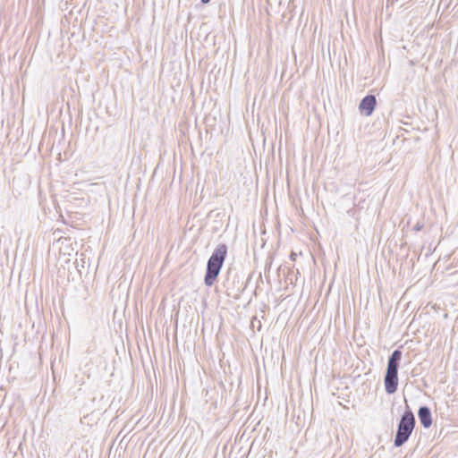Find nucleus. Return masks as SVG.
<instances>
[{
  "mask_svg": "<svg viewBox=\"0 0 458 458\" xmlns=\"http://www.w3.org/2000/svg\"><path fill=\"white\" fill-rule=\"evenodd\" d=\"M415 426V419L411 411H405L399 425L397 434L394 439V445L401 446L409 438Z\"/></svg>",
  "mask_w": 458,
  "mask_h": 458,
  "instance_id": "3",
  "label": "nucleus"
},
{
  "mask_svg": "<svg viewBox=\"0 0 458 458\" xmlns=\"http://www.w3.org/2000/svg\"><path fill=\"white\" fill-rule=\"evenodd\" d=\"M210 0H201L203 4H208Z\"/></svg>",
  "mask_w": 458,
  "mask_h": 458,
  "instance_id": "6",
  "label": "nucleus"
},
{
  "mask_svg": "<svg viewBox=\"0 0 458 458\" xmlns=\"http://www.w3.org/2000/svg\"><path fill=\"white\" fill-rule=\"evenodd\" d=\"M401 358V351L395 350L388 360L384 384L386 391L389 394H394L398 387V366Z\"/></svg>",
  "mask_w": 458,
  "mask_h": 458,
  "instance_id": "2",
  "label": "nucleus"
},
{
  "mask_svg": "<svg viewBox=\"0 0 458 458\" xmlns=\"http://www.w3.org/2000/svg\"><path fill=\"white\" fill-rule=\"evenodd\" d=\"M226 255L227 247L225 244H220L216 248L208 261L207 272L204 279L206 285L212 286L214 284L219 275Z\"/></svg>",
  "mask_w": 458,
  "mask_h": 458,
  "instance_id": "1",
  "label": "nucleus"
},
{
  "mask_svg": "<svg viewBox=\"0 0 458 458\" xmlns=\"http://www.w3.org/2000/svg\"><path fill=\"white\" fill-rule=\"evenodd\" d=\"M420 420L425 428H429L432 424L431 414L427 407H420L418 412Z\"/></svg>",
  "mask_w": 458,
  "mask_h": 458,
  "instance_id": "5",
  "label": "nucleus"
},
{
  "mask_svg": "<svg viewBox=\"0 0 458 458\" xmlns=\"http://www.w3.org/2000/svg\"><path fill=\"white\" fill-rule=\"evenodd\" d=\"M376 98L372 95L366 96L360 104V111L365 115H370L376 106Z\"/></svg>",
  "mask_w": 458,
  "mask_h": 458,
  "instance_id": "4",
  "label": "nucleus"
}]
</instances>
